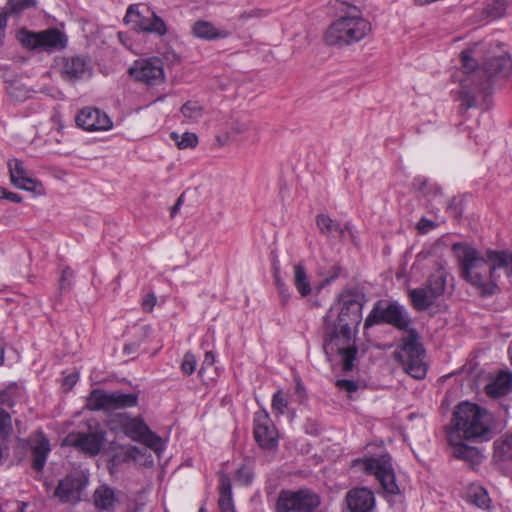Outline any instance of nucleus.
I'll use <instances>...</instances> for the list:
<instances>
[{
    "label": "nucleus",
    "instance_id": "17",
    "mask_svg": "<svg viewBox=\"0 0 512 512\" xmlns=\"http://www.w3.org/2000/svg\"><path fill=\"white\" fill-rule=\"evenodd\" d=\"M254 436L261 448L273 449L277 446V432L266 413L257 414Z\"/></svg>",
    "mask_w": 512,
    "mask_h": 512
},
{
    "label": "nucleus",
    "instance_id": "41",
    "mask_svg": "<svg viewBox=\"0 0 512 512\" xmlns=\"http://www.w3.org/2000/svg\"><path fill=\"white\" fill-rule=\"evenodd\" d=\"M287 406H288L287 398L284 396V394L281 390L277 391L273 395V399H272L273 410H277L280 414H283L284 410L287 408Z\"/></svg>",
    "mask_w": 512,
    "mask_h": 512
},
{
    "label": "nucleus",
    "instance_id": "27",
    "mask_svg": "<svg viewBox=\"0 0 512 512\" xmlns=\"http://www.w3.org/2000/svg\"><path fill=\"white\" fill-rule=\"evenodd\" d=\"M94 505L99 510L110 511L118 502L115 492L107 485L99 486L93 494Z\"/></svg>",
    "mask_w": 512,
    "mask_h": 512
},
{
    "label": "nucleus",
    "instance_id": "28",
    "mask_svg": "<svg viewBox=\"0 0 512 512\" xmlns=\"http://www.w3.org/2000/svg\"><path fill=\"white\" fill-rule=\"evenodd\" d=\"M218 507L220 512H236L232 497V483L226 475H222L220 479Z\"/></svg>",
    "mask_w": 512,
    "mask_h": 512
},
{
    "label": "nucleus",
    "instance_id": "5",
    "mask_svg": "<svg viewBox=\"0 0 512 512\" xmlns=\"http://www.w3.org/2000/svg\"><path fill=\"white\" fill-rule=\"evenodd\" d=\"M452 428L451 433L463 436L465 440H488L493 428V416L477 404L464 402L453 413Z\"/></svg>",
    "mask_w": 512,
    "mask_h": 512
},
{
    "label": "nucleus",
    "instance_id": "16",
    "mask_svg": "<svg viewBox=\"0 0 512 512\" xmlns=\"http://www.w3.org/2000/svg\"><path fill=\"white\" fill-rule=\"evenodd\" d=\"M75 120L79 127L87 131H106L113 125L106 113L92 107L80 110Z\"/></svg>",
    "mask_w": 512,
    "mask_h": 512
},
{
    "label": "nucleus",
    "instance_id": "34",
    "mask_svg": "<svg viewBox=\"0 0 512 512\" xmlns=\"http://www.w3.org/2000/svg\"><path fill=\"white\" fill-rule=\"evenodd\" d=\"M170 138L175 142L176 146L183 150L187 148H194L198 144V136L193 132H184L182 134H178L177 132H172L170 134Z\"/></svg>",
    "mask_w": 512,
    "mask_h": 512
},
{
    "label": "nucleus",
    "instance_id": "8",
    "mask_svg": "<svg viewBox=\"0 0 512 512\" xmlns=\"http://www.w3.org/2000/svg\"><path fill=\"white\" fill-rule=\"evenodd\" d=\"M366 302L365 294L358 288L343 290L334 304V322L342 327L357 328L362 320V309Z\"/></svg>",
    "mask_w": 512,
    "mask_h": 512
},
{
    "label": "nucleus",
    "instance_id": "6",
    "mask_svg": "<svg viewBox=\"0 0 512 512\" xmlns=\"http://www.w3.org/2000/svg\"><path fill=\"white\" fill-rule=\"evenodd\" d=\"M324 345L325 354L330 357L334 354L342 356V369L349 372L354 367L357 355L353 328L342 327L334 322L332 309L324 317Z\"/></svg>",
    "mask_w": 512,
    "mask_h": 512
},
{
    "label": "nucleus",
    "instance_id": "31",
    "mask_svg": "<svg viewBox=\"0 0 512 512\" xmlns=\"http://www.w3.org/2000/svg\"><path fill=\"white\" fill-rule=\"evenodd\" d=\"M293 270V283L295 288L302 297L309 296L312 292V288L304 265L302 263L295 264Z\"/></svg>",
    "mask_w": 512,
    "mask_h": 512
},
{
    "label": "nucleus",
    "instance_id": "26",
    "mask_svg": "<svg viewBox=\"0 0 512 512\" xmlns=\"http://www.w3.org/2000/svg\"><path fill=\"white\" fill-rule=\"evenodd\" d=\"M32 449V467L36 471H41L46 463L47 455L50 451L49 441L44 436H38L31 446Z\"/></svg>",
    "mask_w": 512,
    "mask_h": 512
},
{
    "label": "nucleus",
    "instance_id": "40",
    "mask_svg": "<svg viewBox=\"0 0 512 512\" xmlns=\"http://www.w3.org/2000/svg\"><path fill=\"white\" fill-rule=\"evenodd\" d=\"M196 365H197V360H196V357L194 356V354H192L191 352H187L184 355L182 363H181L182 372L185 375H191L195 371Z\"/></svg>",
    "mask_w": 512,
    "mask_h": 512
},
{
    "label": "nucleus",
    "instance_id": "11",
    "mask_svg": "<svg viewBox=\"0 0 512 512\" xmlns=\"http://www.w3.org/2000/svg\"><path fill=\"white\" fill-rule=\"evenodd\" d=\"M320 497L309 489L283 490L279 493L277 512H313L320 505Z\"/></svg>",
    "mask_w": 512,
    "mask_h": 512
},
{
    "label": "nucleus",
    "instance_id": "53",
    "mask_svg": "<svg viewBox=\"0 0 512 512\" xmlns=\"http://www.w3.org/2000/svg\"><path fill=\"white\" fill-rule=\"evenodd\" d=\"M138 346L136 344H128L124 346V352L127 354L133 353L137 350Z\"/></svg>",
    "mask_w": 512,
    "mask_h": 512
},
{
    "label": "nucleus",
    "instance_id": "52",
    "mask_svg": "<svg viewBox=\"0 0 512 512\" xmlns=\"http://www.w3.org/2000/svg\"><path fill=\"white\" fill-rule=\"evenodd\" d=\"M274 280H275V285H276L277 289L287 286L280 276L279 267H274Z\"/></svg>",
    "mask_w": 512,
    "mask_h": 512
},
{
    "label": "nucleus",
    "instance_id": "13",
    "mask_svg": "<svg viewBox=\"0 0 512 512\" xmlns=\"http://www.w3.org/2000/svg\"><path fill=\"white\" fill-rule=\"evenodd\" d=\"M21 41L30 49H42L55 51L64 49L67 45V37L56 28H50L40 32H23Z\"/></svg>",
    "mask_w": 512,
    "mask_h": 512
},
{
    "label": "nucleus",
    "instance_id": "48",
    "mask_svg": "<svg viewBox=\"0 0 512 512\" xmlns=\"http://www.w3.org/2000/svg\"><path fill=\"white\" fill-rule=\"evenodd\" d=\"M435 226H436V224L433 221L423 217L418 222L417 229H418L419 233L425 234L428 231H430L431 229H433Z\"/></svg>",
    "mask_w": 512,
    "mask_h": 512
},
{
    "label": "nucleus",
    "instance_id": "50",
    "mask_svg": "<svg viewBox=\"0 0 512 512\" xmlns=\"http://www.w3.org/2000/svg\"><path fill=\"white\" fill-rule=\"evenodd\" d=\"M222 131L224 132V135H216V137H215V142L218 147L225 146L228 143L229 138L231 136L229 131H226V130H222Z\"/></svg>",
    "mask_w": 512,
    "mask_h": 512
},
{
    "label": "nucleus",
    "instance_id": "7",
    "mask_svg": "<svg viewBox=\"0 0 512 512\" xmlns=\"http://www.w3.org/2000/svg\"><path fill=\"white\" fill-rule=\"evenodd\" d=\"M448 275L446 263L439 261L435 271L428 276L422 286L408 291L409 299L416 311L428 310L445 294Z\"/></svg>",
    "mask_w": 512,
    "mask_h": 512
},
{
    "label": "nucleus",
    "instance_id": "3",
    "mask_svg": "<svg viewBox=\"0 0 512 512\" xmlns=\"http://www.w3.org/2000/svg\"><path fill=\"white\" fill-rule=\"evenodd\" d=\"M453 251L460 263L462 276L471 285L478 288L483 296H491L499 291L495 283L497 269H507L512 274V254L506 251H492L486 257L468 245L460 243L453 245Z\"/></svg>",
    "mask_w": 512,
    "mask_h": 512
},
{
    "label": "nucleus",
    "instance_id": "1",
    "mask_svg": "<svg viewBox=\"0 0 512 512\" xmlns=\"http://www.w3.org/2000/svg\"><path fill=\"white\" fill-rule=\"evenodd\" d=\"M480 54L478 44L460 54L464 77L460 80L458 99L461 111L482 106L492 92L496 79L507 77L512 71V60L508 55H501L486 60L478 66Z\"/></svg>",
    "mask_w": 512,
    "mask_h": 512
},
{
    "label": "nucleus",
    "instance_id": "19",
    "mask_svg": "<svg viewBox=\"0 0 512 512\" xmlns=\"http://www.w3.org/2000/svg\"><path fill=\"white\" fill-rule=\"evenodd\" d=\"M349 512H371L375 507V497L368 488L351 489L345 497Z\"/></svg>",
    "mask_w": 512,
    "mask_h": 512
},
{
    "label": "nucleus",
    "instance_id": "45",
    "mask_svg": "<svg viewBox=\"0 0 512 512\" xmlns=\"http://www.w3.org/2000/svg\"><path fill=\"white\" fill-rule=\"evenodd\" d=\"M0 199H5L14 203H21L23 200L19 194L8 191L3 187H0Z\"/></svg>",
    "mask_w": 512,
    "mask_h": 512
},
{
    "label": "nucleus",
    "instance_id": "33",
    "mask_svg": "<svg viewBox=\"0 0 512 512\" xmlns=\"http://www.w3.org/2000/svg\"><path fill=\"white\" fill-rule=\"evenodd\" d=\"M149 427L140 419H133L124 425V432L132 440L141 442Z\"/></svg>",
    "mask_w": 512,
    "mask_h": 512
},
{
    "label": "nucleus",
    "instance_id": "54",
    "mask_svg": "<svg viewBox=\"0 0 512 512\" xmlns=\"http://www.w3.org/2000/svg\"><path fill=\"white\" fill-rule=\"evenodd\" d=\"M181 203H182V196H180V197L177 199V201H176L175 205L173 206L172 211H171L172 216H173V215L177 212V210L180 208Z\"/></svg>",
    "mask_w": 512,
    "mask_h": 512
},
{
    "label": "nucleus",
    "instance_id": "15",
    "mask_svg": "<svg viewBox=\"0 0 512 512\" xmlns=\"http://www.w3.org/2000/svg\"><path fill=\"white\" fill-rule=\"evenodd\" d=\"M126 23H134L141 31L155 33L159 36H164L167 33L165 22L146 7L143 11L131 5L124 17Z\"/></svg>",
    "mask_w": 512,
    "mask_h": 512
},
{
    "label": "nucleus",
    "instance_id": "55",
    "mask_svg": "<svg viewBox=\"0 0 512 512\" xmlns=\"http://www.w3.org/2000/svg\"><path fill=\"white\" fill-rule=\"evenodd\" d=\"M504 445H506L509 449H512V435L506 438Z\"/></svg>",
    "mask_w": 512,
    "mask_h": 512
},
{
    "label": "nucleus",
    "instance_id": "46",
    "mask_svg": "<svg viewBox=\"0 0 512 512\" xmlns=\"http://www.w3.org/2000/svg\"><path fill=\"white\" fill-rule=\"evenodd\" d=\"M74 273L71 268L66 267L62 271L61 280H60V289L65 290L70 286V281L73 277Z\"/></svg>",
    "mask_w": 512,
    "mask_h": 512
},
{
    "label": "nucleus",
    "instance_id": "20",
    "mask_svg": "<svg viewBox=\"0 0 512 512\" xmlns=\"http://www.w3.org/2000/svg\"><path fill=\"white\" fill-rule=\"evenodd\" d=\"M11 183L23 190L35 191L37 186H41L40 182L30 177L24 168L23 162L19 159L8 161Z\"/></svg>",
    "mask_w": 512,
    "mask_h": 512
},
{
    "label": "nucleus",
    "instance_id": "47",
    "mask_svg": "<svg viewBox=\"0 0 512 512\" xmlns=\"http://www.w3.org/2000/svg\"><path fill=\"white\" fill-rule=\"evenodd\" d=\"M214 362H215L214 354L211 351L206 352L205 356H204V360H203L202 366H201V368H200V370L198 372L199 376L203 378L204 377L205 368L213 366Z\"/></svg>",
    "mask_w": 512,
    "mask_h": 512
},
{
    "label": "nucleus",
    "instance_id": "49",
    "mask_svg": "<svg viewBox=\"0 0 512 512\" xmlns=\"http://www.w3.org/2000/svg\"><path fill=\"white\" fill-rule=\"evenodd\" d=\"M78 379H79L78 373H71L64 378L63 385L67 389H71L77 383Z\"/></svg>",
    "mask_w": 512,
    "mask_h": 512
},
{
    "label": "nucleus",
    "instance_id": "18",
    "mask_svg": "<svg viewBox=\"0 0 512 512\" xmlns=\"http://www.w3.org/2000/svg\"><path fill=\"white\" fill-rule=\"evenodd\" d=\"M85 487L86 481L82 477L66 476L59 482L54 494L61 502L75 503L80 501Z\"/></svg>",
    "mask_w": 512,
    "mask_h": 512
},
{
    "label": "nucleus",
    "instance_id": "2",
    "mask_svg": "<svg viewBox=\"0 0 512 512\" xmlns=\"http://www.w3.org/2000/svg\"><path fill=\"white\" fill-rule=\"evenodd\" d=\"M382 323L399 330H407L402 343L394 352V357L411 377L418 380L425 378L427 374L425 349L416 329L409 328L411 320L404 307L395 302L384 305L378 301L366 318L364 328L368 329Z\"/></svg>",
    "mask_w": 512,
    "mask_h": 512
},
{
    "label": "nucleus",
    "instance_id": "9",
    "mask_svg": "<svg viewBox=\"0 0 512 512\" xmlns=\"http://www.w3.org/2000/svg\"><path fill=\"white\" fill-rule=\"evenodd\" d=\"M106 438V431L97 422L89 423L86 432H71L63 440V446L74 447L89 456L100 453Z\"/></svg>",
    "mask_w": 512,
    "mask_h": 512
},
{
    "label": "nucleus",
    "instance_id": "43",
    "mask_svg": "<svg viewBox=\"0 0 512 512\" xmlns=\"http://www.w3.org/2000/svg\"><path fill=\"white\" fill-rule=\"evenodd\" d=\"M157 303V297L153 292H150L144 296L141 302V307L144 312H152L154 306Z\"/></svg>",
    "mask_w": 512,
    "mask_h": 512
},
{
    "label": "nucleus",
    "instance_id": "36",
    "mask_svg": "<svg viewBox=\"0 0 512 512\" xmlns=\"http://www.w3.org/2000/svg\"><path fill=\"white\" fill-rule=\"evenodd\" d=\"M137 454H139V450L137 447H134V446L122 447L121 451L116 453L112 457L111 461L114 465H118L122 462L130 461L131 459L135 458Z\"/></svg>",
    "mask_w": 512,
    "mask_h": 512
},
{
    "label": "nucleus",
    "instance_id": "32",
    "mask_svg": "<svg viewBox=\"0 0 512 512\" xmlns=\"http://www.w3.org/2000/svg\"><path fill=\"white\" fill-rule=\"evenodd\" d=\"M512 0H488L485 4L484 14L493 20L503 18Z\"/></svg>",
    "mask_w": 512,
    "mask_h": 512
},
{
    "label": "nucleus",
    "instance_id": "37",
    "mask_svg": "<svg viewBox=\"0 0 512 512\" xmlns=\"http://www.w3.org/2000/svg\"><path fill=\"white\" fill-rule=\"evenodd\" d=\"M470 501L480 508H488L490 499L487 492L482 488L472 489L469 493Z\"/></svg>",
    "mask_w": 512,
    "mask_h": 512
},
{
    "label": "nucleus",
    "instance_id": "44",
    "mask_svg": "<svg viewBox=\"0 0 512 512\" xmlns=\"http://www.w3.org/2000/svg\"><path fill=\"white\" fill-rule=\"evenodd\" d=\"M336 386L341 389L345 390L348 393H353L357 391L359 385L356 381L353 380H347V379H340L336 381Z\"/></svg>",
    "mask_w": 512,
    "mask_h": 512
},
{
    "label": "nucleus",
    "instance_id": "56",
    "mask_svg": "<svg viewBox=\"0 0 512 512\" xmlns=\"http://www.w3.org/2000/svg\"><path fill=\"white\" fill-rule=\"evenodd\" d=\"M3 359H4V352H3L2 347H0V364L3 362Z\"/></svg>",
    "mask_w": 512,
    "mask_h": 512
},
{
    "label": "nucleus",
    "instance_id": "22",
    "mask_svg": "<svg viewBox=\"0 0 512 512\" xmlns=\"http://www.w3.org/2000/svg\"><path fill=\"white\" fill-rule=\"evenodd\" d=\"M90 73L89 63L82 57L72 56L63 59L62 78L75 81Z\"/></svg>",
    "mask_w": 512,
    "mask_h": 512
},
{
    "label": "nucleus",
    "instance_id": "25",
    "mask_svg": "<svg viewBox=\"0 0 512 512\" xmlns=\"http://www.w3.org/2000/svg\"><path fill=\"white\" fill-rule=\"evenodd\" d=\"M512 388V373L501 371L495 379L486 385L485 391L492 398L506 395Z\"/></svg>",
    "mask_w": 512,
    "mask_h": 512
},
{
    "label": "nucleus",
    "instance_id": "38",
    "mask_svg": "<svg viewBox=\"0 0 512 512\" xmlns=\"http://www.w3.org/2000/svg\"><path fill=\"white\" fill-rule=\"evenodd\" d=\"M141 443L145 444L147 447L151 448L155 452H159L163 449L162 439L153 433L150 429H148L147 433H145Z\"/></svg>",
    "mask_w": 512,
    "mask_h": 512
},
{
    "label": "nucleus",
    "instance_id": "30",
    "mask_svg": "<svg viewBox=\"0 0 512 512\" xmlns=\"http://www.w3.org/2000/svg\"><path fill=\"white\" fill-rule=\"evenodd\" d=\"M180 113L185 122L197 124L203 119L205 108L200 102L189 100L181 106Z\"/></svg>",
    "mask_w": 512,
    "mask_h": 512
},
{
    "label": "nucleus",
    "instance_id": "12",
    "mask_svg": "<svg viewBox=\"0 0 512 512\" xmlns=\"http://www.w3.org/2000/svg\"><path fill=\"white\" fill-rule=\"evenodd\" d=\"M138 397L134 393L112 392L107 393L101 389L91 391L87 397L86 407L89 410L113 411L137 404Z\"/></svg>",
    "mask_w": 512,
    "mask_h": 512
},
{
    "label": "nucleus",
    "instance_id": "57",
    "mask_svg": "<svg viewBox=\"0 0 512 512\" xmlns=\"http://www.w3.org/2000/svg\"><path fill=\"white\" fill-rule=\"evenodd\" d=\"M198 512H207L206 508L205 507H200V509L198 510Z\"/></svg>",
    "mask_w": 512,
    "mask_h": 512
},
{
    "label": "nucleus",
    "instance_id": "24",
    "mask_svg": "<svg viewBox=\"0 0 512 512\" xmlns=\"http://www.w3.org/2000/svg\"><path fill=\"white\" fill-rule=\"evenodd\" d=\"M217 126L221 130L229 131L230 135H242L250 130V122L234 114L217 119Z\"/></svg>",
    "mask_w": 512,
    "mask_h": 512
},
{
    "label": "nucleus",
    "instance_id": "4",
    "mask_svg": "<svg viewBox=\"0 0 512 512\" xmlns=\"http://www.w3.org/2000/svg\"><path fill=\"white\" fill-rule=\"evenodd\" d=\"M342 15L334 20L324 33L328 46L343 48L366 38L372 31L371 22L363 16L358 6L343 2Z\"/></svg>",
    "mask_w": 512,
    "mask_h": 512
},
{
    "label": "nucleus",
    "instance_id": "23",
    "mask_svg": "<svg viewBox=\"0 0 512 512\" xmlns=\"http://www.w3.org/2000/svg\"><path fill=\"white\" fill-rule=\"evenodd\" d=\"M192 34L200 39L215 40L224 39L229 36L226 30L217 29L211 22L205 20L196 21L191 27Z\"/></svg>",
    "mask_w": 512,
    "mask_h": 512
},
{
    "label": "nucleus",
    "instance_id": "10",
    "mask_svg": "<svg viewBox=\"0 0 512 512\" xmlns=\"http://www.w3.org/2000/svg\"><path fill=\"white\" fill-rule=\"evenodd\" d=\"M354 465H361L364 471L374 474L387 494H400L401 491L395 480L390 456L383 455L379 458L357 459L354 461Z\"/></svg>",
    "mask_w": 512,
    "mask_h": 512
},
{
    "label": "nucleus",
    "instance_id": "14",
    "mask_svg": "<svg viewBox=\"0 0 512 512\" xmlns=\"http://www.w3.org/2000/svg\"><path fill=\"white\" fill-rule=\"evenodd\" d=\"M129 74L147 85H158L165 79L163 62L157 57L135 61L129 68Z\"/></svg>",
    "mask_w": 512,
    "mask_h": 512
},
{
    "label": "nucleus",
    "instance_id": "21",
    "mask_svg": "<svg viewBox=\"0 0 512 512\" xmlns=\"http://www.w3.org/2000/svg\"><path fill=\"white\" fill-rule=\"evenodd\" d=\"M463 436H457L455 433H450L449 441L452 445V455L460 460L466 461L471 465L479 464L482 460L480 451L472 446H468L462 442Z\"/></svg>",
    "mask_w": 512,
    "mask_h": 512
},
{
    "label": "nucleus",
    "instance_id": "35",
    "mask_svg": "<svg viewBox=\"0 0 512 512\" xmlns=\"http://www.w3.org/2000/svg\"><path fill=\"white\" fill-rule=\"evenodd\" d=\"M34 90L20 81H14L8 87V93L15 101L23 102L32 96Z\"/></svg>",
    "mask_w": 512,
    "mask_h": 512
},
{
    "label": "nucleus",
    "instance_id": "29",
    "mask_svg": "<svg viewBox=\"0 0 512 512\" xmlns=\"http://www.w3.org/2000/svg\"><path fill=\"white\" fill-rule=\"evenodd\" d=\"M316 224L320 232L326 237L342 238L344 236V229L336 221L328 215L320 214L316 217Z\"/></svg>",
    "mask_w": 512,
    "mask_h": 512
},
{
    "label": "nucleus",
    "instance_id": "51",
    "mask_svg": "<svg viewBox=\"0 0 512 512\" xmlns=\"http://www.w3.org/2000/svg\"><path fill=\"white\" fill-rule=\"evenodd\" d=\"M282 305H286L290 299V291L287 286L277 289Z\"/></svg>",
    "mask_w": 512,
    "mask_h": 512
},
{
    "label": "nucleus",
    "instance_id": "39",
    "mask_svg": "<svg viewBox=\"0 0 512 512\" xmlns=\"http://www.w3.org/2000/svg\"><path fill=\"white\" fill-rule=\"evenodd\" d=\"M254 473L251 468L246 465L241 466L235 473V480L242 485L251 484Z\"/></svg>",
    "mask_w": 512,
    "mask_h": 512
},
{
    "label": "nucleus",
    "instance_id": "42",
    "mask_svg": "<svg viewBox=\"0 0 512 512\" xmlns=\"http://www.w3.org/2000/svg\"><path fill=\"white\" fill-rule=\"evenodd\" d=\"M35 4L34 0H9L8 5L12 12H20Z\"/></svg>",
    "mask_w": 512,
    "mask_h": 512
}]
</instances>
